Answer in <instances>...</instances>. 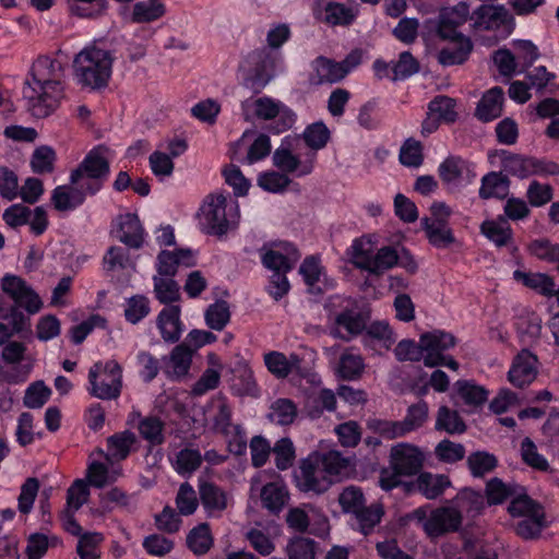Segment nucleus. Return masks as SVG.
I'll use <instances>...</instances> for the list:
<instances>
[{"mask_svg":"<svg viewBox=\"0 0 559 559\" xmlns=\"http://www.w3.org/2000/svg\"><path fill=\"white\" fill-rule=\"evenodd\" d=\"M67 60V56L59 49L53 55L39 56L33 62L32 79L26 81L23 95L34 116H49L63 99Z\"/></svg>","mask_w":559,"mask_h":559,"instance_id":"f257e3e1","label":"nucleus"},{"mask_svg":"<svg viewBox=\"0 0 559 559\" xmlns=\"http://www.w3.org/2000/svg\"><path fill=\"white\" fill-rule=\"evenodd\" d=\"M331 139V132L323 121L308 124L298 135H285L273 152V165L292 176L301 178L314 170L318 152Z\"/></svg>","mask_w":559,"mask_h":559,"instance_id":"f03ea898","label":"nucleus"},{"mask_svg":"<svg viewBox=\"0 0 559 559\" xmlns=\"http://www.w3.org/2000/svg\"><path fill=\"white\" fill-rule=\"evenodd\" d=\"M242 116L249 122H267L271 133L281 134L294 127L297 114L282 100L267 95L249 97L241 102Z\"/></svg>","mask_w":559,"mask_h":559,"instance_id":"7ed1b4c3","label":"nucleus"},{"mask_svg":"<svg viewBox=\"0 0 559 559\" xmlns=\"http://www.w3.org/2000/svg\"><path fill=\"white\" fill-rule=\"evenodd\" d=\"M111 72V53L94 44L85 46L73 59V75L82 87L90 90L106 87Z\"/></svg>","mask_w":559,"mask_h":559,"instance_id":"20e7f679","label":"nucleus"},{"mask_svg":"<svg viewBox=\"0 0 559 559\" xmlns=\"http://www.w3.org/2000/svg\"><path fill=\"white\" fill-rule=\"evenodd\" d=\"M240 213L236 200L224 194L209 195L199 214V225L202 231L214 236H224L238 224Z\"/></svg>","mask_w":559,"mask_h":559,"instance_id":"39448f33","label":"nucleus"},{"mask_svg":"<svg viewBox=\"0 0 559 559\" xmlns=\"http://www.w3.org/2000/svg\"><path fill=\"white\" fill-rule=\"evenodd\" d=\"M108 148L98 145L92 148L70 174V183L80 185L90 195L99 192L107 180L110 167L107 157Z\"/></svg>","mask_w":559,"mask_h":559,"instance_id":"423d86ee","label":"nucleus"},{"mask_svg":"<svg viewBox=\"0 0 559 559\" xmlns=\"http://www.w3.org/2000/svg\"><path fill=\"white\" fill-rule=\"evenodd\" d=\"M408 518L420 524L427 536L432 538L457 532L462 525L461 512L453 503L433 510L420 507L415 509Z\"/></svg>","mask_w":559,"mask_h":559,"instance_id":"0eeeda50","label":"nucleus"},{"mask_svg":"<svg viewBox=\"0 0 559 559\" xmlns=\"http://www.w3.org/2000/svg\"><path fill=\"white\" fill-rule=\"evenodd\" d=\"M122 368L116 360L94 364L88 370V393L99 400H116L121 394Z\"/></svg>","mask_w":559,"mask_h":559,"instance_id":"6e6552de","label":"nucleus"},{"mask_svg":"<svg viewBox=\"0 0 559 559\" xmlns=\"http://www.w3.org/2000/svg\"><path fill=\"white\" fill-rule=\"evenodd\" d=\"M469 16V7L465 2L444 8L440 11L437 20H428L425 22L421 37L429 44L435 37H457L464 36L459 32V27L463 25Z\"/></svg>","mask_w":559,"mask_h":559,"instance_id":"1a4fd4ad","label":"nucleus"},{"mask_svg":"<svg viewBox=\"0 0 559 559\" xmlns=\"http://www.w3.org/2000/svg\"><path fill=\"white\" fill-rule=\"evenodd\" d=\"M473 27L493 31L495 40L507 38L514 29V17L503 5L483 4L471 15Z\"/></svg>","mask_w":559,"mask_h":559,"instance_id":"9d476101","label":"nucleus"},{"mask_svg":"<svg viewBox=\"0 0 559 559\" xmlns=\"http://www.w3.org/2000/svg\"><path fill=\"white\" fill-rule=\"evenodd\" d=\"M421 344L424 348L425 366L437 367L445 366L451 370H457V361L445 354L447 350L454 347L455 337L445 331L433 330L421 334Z\"/></svg>","mask_w":559,"mask_h":559,"instance_id":"9b49d317","label":"nucleus"},{"mask_svg":"<svg viewBox=\"0 0 559 559\" xmlns=\"http://www.w3.org/2000/svg\"><path fill=\"white\" fill-rule=\"evenodd\" d=\"M294 477L297 488L302 492L320 495L332 485V479L325 475L318 462V453H312L301 460Z\"/></svg>","mask_w":559,"mask_h":559,"instance_id":"f8f14e48","label":"nucleus"},{"mask_svg":"<svg viewBox=\"0 0 559 559\" xmlns=\"http://www.w3.org/2000/svg\"><path fill=\"white\" fill-rule=\"evenodd\" d=\"M2 293L12 300V305L23 306L27 314L39 312L43 302L38 294L22 277L7 273L0 281Z\"/></svg>","mask_w":559,"mask_h":559,"instance_id":"ddd939ff","label":"nucleus"},{"mask_svg":"<svg viewBox=\"0 0 559 559\" xmlns=\"http://www.w3.org/2000/svg\"><path fill=\"white\" fill-rule=\"evenodd\" d=\"M127 425L135 428L140 437L150 445H160L165 441V423L156 415L143 416L139 408L132 407L127 417Z\"/></svg>","mask_w":559,"mask_h":559,"instance_id":"4468645a","label":"nucleus"},{"mask_svg":"<svg viewBox=\"0 0 559 559\" xmlns=\"http://www.w3.org/2000/svg\"><path fill=\"white\" fill-rule=\"evenodd\" d=\"M424 453L409 443H399L390 452V467L405 476L416 475L423 467Z\"/></svg>","mask_w":559,"mask_h":559,"instance_id":"2eb2a0df","label":"nucleus"},{"mask_svg":"<svg viewBox=\"0 0 559 559\" xmlns=\"http://www.w3.org/2000/svg\"><path fill=\"white\" fill-rule=\"evenodd\" d=\"M263 266L273 273H288L294 269L299 254L294 245L283 242L275 248L263 247L261 250Z\"/></svg>","mask_w":559,"mask_h":559,"instance_id":"dca6fc26","label":"nucleus"},{"mask_svg":"<svg viewBox=\"0 0 559 559\" xmlns=\"http://www.w3.org/2000/svg\"><path fill=\"white\" fill-rule=\"evenodd\" d=\"M440 178L451 187H464L476 178L475 166L457 156L445 158L438 168Z\"/></svg>","mask_w":559,"mask_h":559,"instance_id":"f3484780","label":"nucleus"},{"mask_svg":"<svg viewBox=\"0 0 559 559\" xmlns=\"http://www.w3.org/2000/svg\"><path fill=\"white\" fill-rule=\"evenodd\" d=\"M331 334L343 341H350L365 331L367 325L366 317L357 309H344L335 313Z\"/></svg>","mask_w":559,"mask_h":559,"instance_id":"a211bd4d","label":"nucleus"},{"mask_svg":"<svg viewBox=\"0 0 559 559\" xmlns=\"http://www.w3.org/2000/svg\"><path fill=\"white\" fill-rule=\"evenodd\" d=\"M112 233L116 238L129 248L139 249L144 242V228L134 213H124L117 216Z\"/></svg>","mask_w":559,"mask_h":559,"instance_id":"6ab92c4d","label":"nucleus"},{"mask_svg":"<svg viewBox=\"0 0 559 559\" xmlns=\"http://www.w3.org/2000/svg\"><path fill=\"white\" fill-rule=\"evenodd\" d=\"M195 264V255L190 249L162 250L156 258L155 275L174 278L179 267H191Z\"/></svg>","mask_w":559,"mask_h":559,"instance_id":"aec40b11","label":"nucleus"},{"mask_svg":"<svg viewBox=\"0 0 559 559\" xmlns=\"http://www.w3.org/2000/svg\"><path fill=\"white\" fill-rule=\"evenodd\" d=\"M316 19L321 20L330 26H348L357 17L358 11L354 7L329 1L321 8V1L316 0L313 9Z\"/></svg>","mask_w":559,"mask_h":559,"instance_id":"412c9836","label":"nucleus"},{"mask_svg":"<svg viewBox=\"0 0 559 559\" xmlns=\"http://www.w3.org/2000/svg\"><path fill=\"white\" fill-rule=\"evenodd\" d=\"M156 326L164 342L169 344L177 343L185 332L180 306L170 305L164 307L156 317Z\"/></svg>","mask_w":559,"mask_h":559,"instance_id":"4be33fe9","label":"nucleus"},{"mask_svg":"<svg viewBox=\"0 0 559 559\" xmlns=\"http://www.w3.org/2000/svg\"><path fill=\"white\" fill-rule=\"evenodd\" d=\"M537 374V358L530 350H522L514 358L508 372L509 381L518 388L528 385Z\"/></svg>","mask_w":559,"mask_h":559,"instance_id":"5701e85b","label":"nucleus"},{"mask_svg":"<svg viewBox=\"0 0 559 559\" xmlns=\"http://www.w3.org/2000/svg\"><path fill=\"white\" fill-rule=\"evenodd\" d=\"M441 40H448V45L438 52V61L444 67H451L464 63L473 49V44L467 36L457 37H438Z\"/></svg>","mask_w":559,"mask_h":559,"instance_id":"b1692460","label":"nucleus"},{"mask_svg":"<svg viewBox=\"0 0 559 559\" xmlns=\"http://www.w3.org/2000/svg\"><path fill=\"white\" fill-rule=\"evenodd\" d=\"M421 226L430 245L437 249L449 248L455 242L453 231L445 218L426 217L421 221Z\"/></svg>","mask_w":559,"mask_h":559,"instance_id":"393cba45","label":"nucleus"},{"mask_svg":"<svg viewBox=\"0 0 559 559\" xmlns=\"http://www.w3.org/2000/svg\"><path fill=\"white\" fill-rule=\"evenodd\" d=\"M90 193L80 185L58 186L53 189L51 202L60 212L73 211L81 206Z\"/></svg>","mask_w":559,"mask_h":559,"instance_id":"a878e982","label":"nucleus"},{"mask_svg":"<svg viewBox=\"0 0 559 559\" xmlns=\"http://www.w3.org/2000/svg\"><path fill=\"white\" fill-rule=\"evenodd\" d=\"M267 371L276 379H285L293 372L300 369L301 359L297 354L286 356L281 352H269L263 357Z\"/></svg>","mask_w":559,"mask_h":559,"instance_id":"bb28decb","label":"nucleus"},{"mask_svg":"<svg viewBox=\"0 0 559 559\" xmlns=\"http://www.w3.org/2000/svg\"><path fill=\"white\" fill-rule=\"evenodd\" d=\"M199 495L204 511L209 516L219 515L227 508L228 497L226 491L213 483H200Z\"/></svg>","mask_w":559,"mask_h":559,"instance_id":"cd10ccee","label":"nucleus"},{"mask_svg":"<svg viewBox=\"0 0 559 559\" xmlns=\"http://www.w3.org/2000/svg\"><path fill=\"white\" fill-rule=\"evenodd\" d=\"M504 92L500 86L488 90L477 104L475 116L483 122H489L502 115Z\"/></svg>","mask_w":559,"mask_h":559,"instance_id":"c85d7f7f","label":"nucleus"},{"mask_svg":"<svg viewBox=\"0 0 559 559\" xmlns=\"http://www.w3.org/2000/svg\"><path fill=\"white\" fill-rule=\"evenodd\" d=\"M136 442V436L131 430H123L107 438V450L104 454L108 463L114 464L126 460Z\"/></svg>","mask_w":559,"mask_h":559,"instance_id":"c756f323","label":"nucleus"},{"mask_svg":"<svg viewBox=\"0 0 559 559\" xmlns=\"http://www.w3.org/2000/svg\"><path fill=\"white\" fill-rule=\"evenodd\" d=\"M384 515L382 503L376 502L365 506L353 516H350V526L353 530L367 536L373 533Z\"/></svg>","mask_w":559,"mask_h":559,"instance_id":"7c9ffc66","label":"nucleus"},{"mask_svg":"<svg viewBox=\"0 0 559 559\" xmlns=\"http://www.w3.org/2000/svg\"><path fill=\"white\" fill-rule=\"evenodd\" d=\"M480 233L498 248L509 246L513 239V230L503 215L484 221Z\"/></svg>","mask_w":559,"mask_h":559,"instance_id":"2f4dec72","label":"nucleus"},{"mask_svg":"<svg viewBox=\"0 0 559 559\" xmlns=\"http://www.w3.org/2000/svg\"><path fill=\"white\" fill-rule=\"evenodd\" d=\"M260 497L262 506L272 513L281 512L289 500L287 487L281 479L265 484L261 488Z\"/></svg>","mask_w":559,"mask_h":559,"instance_id":"473e14b6","label":"nucleus"},{"mask_svg":"<svg viewBox=\"0 0 559 559\" xmlns=\"http://www.w3.org/2000/svg\"><path fill=\"white\" fill-rule=\"evenodd\" d=\"M366 333L362 337L364 345L366 347L379 346L378 352L382 349L388 350L396 342V336L385 321L372 322L368 328L366 326Z\"/></svg>","mask_w":559,"mask_h":559,"instance_id":"72a5a7b5","label":"nucleus"},{"mask_svg":"<svg viewBox=\"0 0 559 559\" xmlns=\"http://www.w3.org/2000/svg\"><path fill=\"white\" fill-rule=\"evenodd\" d=\"M452 503L460 510L462 516L465 514L472 519L480 515L488 506L485 496L471 488L459 491Z\"/></svg>","mask_w":559,"mask_h":559,"instance_id":"f704fd0d","label":"nucleus"},{"mask_svg":"<svg viewBox=\"0 0 559 559\" xmlns=\"http://www.w3.org/2000/svg\"><path fill=\"white\" fill-rule=\"evenodd\" d=\"M510 191V180L508 176L498 171H490L481 178L478 195L483 200L499 199L503 200Z\"/></svg>","mask_w":559,"mask_h":559,"instance_id":"c9c22d12","label":"nucleus"},{"mask_svg":"<svg viewBox=\"0 0 559 559\" xmlns=\"http://www.w3.org/2000/svg\"><path fill=\"white\" fill-rule=\"evenodd\" d=\"M500 156L501 167L506 173L515 176L520 179L535 176V157L512 154L507 151H501Z\"/></svg>","mask_w":559,"mask_h":559,"instance_id":"e433bc0d","label":"nucleus"},{"mask_svg":"<svg viewBox=\"0 0 559 559\" xmlns=\"http://www.w3.org/2000/svg\"><path fill=\"white\" fill-rule=\"evenodd\" d=\"M400 253L391 246L380 248L374 254L371 253L367 263L361 265V270L373 275H381L385 271L397 265Z\"/></svg>","mask_w":559,"mask_h":559,"instance_id":"4c0bfd02","label":"nucleus"},{"mask_svg":"<svg viewBox=\"0 0 559 559\" xmlns=\"http://www.w3.org/2000/svg\"><path fill=\"white\" fill-rule=\"evenodd\" d=\"M252 58L254 60H261L262 64L245 78L243 84L254 92H260L274 78L273 61L269 59V56L264 51L253 53Z\"/></svg>","mask_w":559,"mask_h":559,"instance_id":"58836bf2","label":"nucleus"},{"mask_svg":"<svg viewBox=\"0 0 559 559\" xmlns=\"http://www.w3.org/2000/svg\"><path fill=\"white\" fill-rule=\"evenodd\" d=\"M231 407L229 406L226 397L222 395L214 396L209 406V417L212 423V428L215 432L227 433L231 424Z\"/></svg>","mask_w":559,"mask_h":559,"instance_id":"ea45409f","label":"nucleus"},{"mask_svg":"<svg viewBox=\"0 0 559 559\" xmlns=\"http://www.w3.org/2000/svg\"><path fill=\"white\" fill-rule=\"evenodd\" d=\"M166 13L164 3L156 0L138 1L133 4L129 20L135 24L151 23Z\"/></svg>","mask_w":559,"mask_h":559,"instance_id":"a19ab883","label":"nucleus"},{"mask_svg":"<svg viewBox=\"0 0 559 559\" xmlns=\"http://www.w3.org/2000/svg\"><path fill=\"white\" fill-rule=\"evenodd\" d=\"M23 306L9 305L0 298V320L7 321L13 334H19L29 329V318L22 310Z\"/></svg>","mask_w":559,"mask_h":559,"instance_id":"79ce46f5","label":"nucleus"},{"mask_svg":"<svg viewBox=\"0 0 559 559\" xmlns=\"http://www.w3.org/2000/svg\"><path fill=\"white\" fill-rule=\"evenodd\" d=\"M365 369L364 358L360 354L346 349L340 357L337 365V376L344 380L358 379Z\"/></svg>","mask_w":559,"mask_h":559,"instance_id":"37998d69","label":"nucleus"},{"mask_svg":"<svg viewBox=\"0 0 559 559\" xmlns=\"http://www.w3.org/2000/svg\"><path fill=\"white\" fill-rule=\"evenodd\" d=\"M516 486L504 483L498 477H493L486 483L485 500L488 506L502 504L507 499L515 497Z\"/></svg>","mask_w":559,"mask_h":559,"instance_id":"c03bdc74","label":"nucleus"},{"mask_svg":"<svg viewBox=\"0 0 559 559\" xmlns=\"http://www.w3.org/2000/svg\"><path fill=\"white\" fill-rule=\"evenodd\" d=\"M451 481L445 475L421 473L417 478V488L427 499H436L450 487Z\"/></svg>","mask_w":559,"mask_h":559,"instance_id":"a18cd8bd","label":"nucleus"},{"mask_svg":"<svg viewBox=\"0 0 559 559\" xmlns=\"http://www.w3.org/2000/svg\"><path fill=\"white\" fill-rule=\"evenodd\" d=\"M213 545L210 525L201 523L187 535V546L197 556L205 555Z\"/></svg>","mask_w":559,"mask_h":559,"instance_id":"49530a36","label":"nucleus"},{"mask_svg":"<svg viewBox=\"0 0 559 559\" xmlns=\"http://www.w3.org/2000/svg\"><path fill=\"white\" fill-rule=\"evenodd\" d=\"M508 512L512 518L519 519L546 513L544 506L526 493L513 497L508 506Z\"/></svg>","mask_w":559,"mask_h":559,"instance_id":"de8ad7c7","label":"nucleus"},{"mask_svg":"<svg viewBox=\"0 0 559 559\" xmlns=\"http://www.w3.org/2000/svg\"><path fill=\"white\" fill-rule=\"evenodd\" d=\"M314 71L319 84L336 83L346 76V70L341 62H335L324 57H319L314 61Z\"/></svg>","mask_w":559,"mask_h":559,"instance_id":"09e8293b","label":"nucleus"},{"mask_svg":"<svg viewBox=\"0 0 559 559\" xmlns=\"http://www.w3.org/2000/svg\"><path fill=\"white\" fill-rule=\"evenodd\" d=\"M153 284L155 298L165 307L180 299V287L173 277L154 275Z\"/></svg>","mask_w":559,"mask_h":559,"instance_id":"8fccbe9b","label":"nucleus"},{"mask_svg":"<svg viewBox=\"0 0 559 559\" xmlns=\"http://www.w3.org/2000/svg\"><path fill=\"white\" fill-rule=\"evenodd\" d=\"M121 474V468L112 466L110 469L102 462H92L87 468L88 484L103 488L109 483H114Z\"/></svg>","mask_w":559,"mask_h":559,"instance_id":"3c124183","label":"nucleus"},{"mask_svg":"<svg viewBox=\"0 0 559 559\" xmlns=\"http://www.w3.org/2000/svg\"><path fill=\"white\" fill-rule=\"evenodd\" d=\"M455 389L457 395L463 400V402L472 406L483 405L487 401L489 394L484 386L469 380L456 381Z\"/></svg>","mask_w":559,"mask_h":559,"instance_id":"603ef678","label":"nucleus"},{"mask_svg":"<svg viewBox=\"0 0 559 559\" xmlns=\"http://www.w3.org/2000/svg\"><path fill=\"white\" fill-rule=\"evenodd\" d=\"M467 465L473 477L481 478L498 465L497 457L486 451H476L467 456Z\"/></svg>","mask_w":559,"mask_h":559,"instance_id":"864d4df0","label":"nucleus"},{"mask_svg":"<svg viewBox=\"0 0 559 559\" xmlns=\"http://www.w3.org/2000/svg\"><path fill=\"white\" fill-rule=\"evenodd\" d=\"M511 45L522 72L533 66L540 56L538 47L528 39H514Z\"/></svg>","mask_w":559,"mask_h":559,"instance_id":"5fc2aeb1","label":"nucleus"},{"mask_svg":"<svg viewBox=\"0 0 559 559\" xmlns=\"http://www.w3.org/2000/svg\"><path fill=\"white\" fill-rule=\"evenodd\" d=\"M201 463L202 455L199 450L185 448L176 454L173 467L178 474L189 476L199 468Z\"/></svg>","mask_w":559,"mask_h":559,"instance_id":"6e6d98bb","label":"nucleus"},{"mask_svg":"<svg viewBox=\"0 0 559 559\" xmlns=\"http://www.w3.org/2000/svg\"><path fill=\"white\" fill-rule=\"evenodd\" d=\"M513 277L522 282L526 287L535 289L544 295H551L555 290L552 280L543 273H527L520 270L513 272Z\"/></svg>","mask_w":559,"mask_h":559,"instance_id":"4d7b16f0","label":"nucleus"},{"mask_svg":"<svg viewBox=\"0 0 559 559\" xmlns=\"http://www.w3.org/2000/svg\"><path fill=\"white\" fill-rule=\"evenodd\" d=\"M204 319L210 329L224 330L230 320L229 305L225 300L215 301L206 308Z\"/></svg>","mask_w":559,"mask_h":559,"instance_id":"13d9d810","label":"nucleus"},{"mask_svg":"<svg viewBox=\"0 0 559 559\" xmlns=\"http://www.w3.org/2000/svg\"><path fill=\"white\" fill-rule=\"evenodd\" d=\"M548 526L546 513L521 518L515 525L516 534L523 539L538 538L544 528Z\"/></svg>","mask_w":559,"mask_h":559,"instance_id":"bf43d9fd","label":"nucleus"},{"mask_svg":"<svg viewBox=\"0 0 559 559\" xmlns=\"http://www.w3.org/2000/svg\"><path fill=\"white\" fill-rule=\"evenodd\" d=\"M151 312L150 300L144 295H134L126 299L124 318L131 324H138Z\"/></svg>","mask_w":559,"mask_h":559,"instance_id":"052dcab7","label":"nucleus"},{"mask_svg":"<svg viewBox=\"0 0 559 559\" xmlns=\"http://www.w3.org/2000/svg\"><path fill=\"white\" fill-rule=\"evenodd\" d=\"M193 349L185 342L174 347L169 357L170 372L176 377L186 376L190 369Z\"/></svg>","mask_w":559,"mask_h":559,"instance_id":"680f3d73","label":"nucleus"},{"mask_svg":"<svg viewBox=\"0 0 559 559\" xmlns=\"http://www.w3.org/2000/svg\"><path fill=\"white\" fill-rule=\"evenodd\" d=\"M436 429L454 435L464 432L466 426L456 411H452L447 406H441L438 411Z\"/></svg>","mask_w":559,"mask_h":559,"instance_id":"e2e57ef3","label":"nucleus"},{"mask_svg":"<svg viewBox=\"0 0 559 559\" xmlns=\"http://www.w3.org/2000/svg\"><path fill=\"white\" fill-rule=\"evenodd\" d=\"M338 503L345 514H350V516H353L366 506V498L361 488L357 486H347L341 491L338 496Z\"/></svg>","mask_w":559,"mask_h":559,"instance_id":"0e129e2a","label":"nucleus"},{"mask_svg":"<svg viewBox=\"0 0 559 559\" xmlns=\"http://www.w3.org/2000/svg\"><path fill=\"white\" fill-rule=\"evenodd\" d=\"M278 170L280 171L271 170L260 174L258 177L259 187L271 193H281L285 191L292 182L288 177V175L292 174L281 169Z\"/></svg>","mask_w":559,"mask_h":559,"instance_id":"69168bd1","label":"nucleus"},{"mask_svg":"<svg viewBox=\"0 0 559 559\" xmlns=\"http://www.w3.org/2000/svg\"><path fill=\"white\" fill-rule=\"evenodd\" d=\"M317 543L308 537H295L286 546L288 559H316Z\"/></svg>","mask_w":559,"mask_h":559,"instance_id":"338daca9","label":"nucleus"},{"mask_svg":"<svg viewBox=\"0 0 559 559\" xmlns=\"http://www.w3.org/2000/svg\"><path fill=\"white\" fill-rule=\"evenodd\" d=\"M104 536L97 532H86L79 537L76 550L81 559H98Z\"/></svg>","mask_w":559,"mask_h":559,"instance_id":"774afa93","label":"nucleus"}]
</instances>
